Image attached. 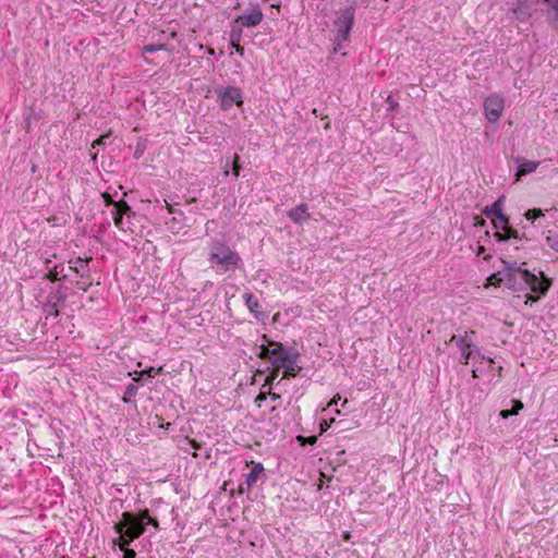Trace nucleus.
<instances>
[{
  "label": "nucleus",
  "instance_id": "obj_1",
  "mask_svg": "<svg viewBox=\"0 0 558 558\" xmlns=\"http://www.w3.org/2000/svg\"><path fill=\"white\" fill-rule=\"evenodd\" d=\"M207 260L217 274L234 271L243 266L238 252L233 251L226 240L211 238L207 244Z\"/></svg>",
  "mask_w": 558,
  "mask_h": 558
},
{
  "label": "nucleus",
  "instance_id": "obj_2",
  "mask_svg": "<svg viewBox=\"0 0 558 558\" xmlns=\"http://www.w3.org/2000/svg\"><path fill=\"white\" fill-rule=\"evenodd\" d=\"M113 531L118 534V537L112 539L113 545L118 546L119 549L130 546L145 533L142 511L122 512L120 520L113 525Z\"/></svg>",
  "mask_w": 558,
  "mask_h": 558
},
{
  "label": "nucleus",
  "instance_id": "obj_3",
  "mask_svg": "<svg viewBox=\"0 0 558 558\" xmlns=\"http://www.w3.org/2000/svg\"><path fill=\"white\" fill-rule=\"evenodd\" d=\"M355 17V3L347 7L339 12L338 17L333 22L335 37H333V53H339L342 50V43L347 41L350 36V32L354 24Z\"/></svg>",
  "mask_w": 558,
  "mask_h": 558
},
{
  "label": "nucleus",
  "instance_id": "obj_4",
  "mask_svg": "<svg viewBox=\"0 0 558 558\" xmlns=\"http://www.w3.org/2000/svg\"><path fill=\"white\" fill-rule=\"evenodd\" d=\"M520 279L524 283V290L529 289L531 292L538 295H546L549 291L553 279L539 270L537 274L530 271L529 269H519Z\"/></svg>",
  "mask_w": 558,
  "mask_h": 558
},
{
  "label": "nucleus",
  "instance_id": "obj_5",
  "mask_svg": "<svg viewBox=\"0 0 558 558\" xmlns=\"http://www.w3.org/2000/svg\"><path fill=\"white\" fill-rule=\"evenodd\" d=\"M474 330H466L462 336L453 335L450 338V343H454L460 351L459 362L462 365H468L474 354H480V348L474 343Z\"/></svg>",
  "mask_w": 558,
  "mask_h": 558
},
{
  "label": "nucleus",
  "instance_id": "obj_6",
  "mask_svg": "<svg viewBox=\"0 0 558 558\" xmlns=\"http://www.w3.org/2000/svg\"><path fill=\"white\" fill-rule=\"evenodd\" d=\"M271 345L272 356L269 363L272 367L282 368L291 363V360H300L301 354L294 347H288L278 341H271Z\"/></svg>",
  "mask_w": 558,
  "mask_h": 558
},
{
  "label": "nucleus",
  "instance_id": "obj_7",
  "mask_svg": "<svg viewBox=\"0 0 558 558\" xmlns=\"http://www.w3.org/2000/svg\"><path fill=\"white\" fill-rule=\"evenodd\" d=\"M217 100L222 110H229L232 106H243V92L236 86L218 87L215 89Z\"/></svg>",
  "mask_w": 558,
  "mask_h": 558
},
{
  "label": "nucleus",
  "instance_id": "obj_8",
  "mask_svg": "<svg viewBox=\"0 0 558 558\" xmlns=\"http://www.w3.org/2000/svg\"><path fill=\"white\" fill-rule=\"evenodd\" d=\"M505 108V99L497 94L489 95L483 104L485 118L490 122H497L504 111Z\"/></svg>",
  "mask_w": 558,
  "mask_h": 558
},
{
  "label": "nucleus",
  "instance_id": "obj_9",
  "mask_svg": "<svg viewBox=\"0 0 558 558\" xmlns=\"http://www.w3.org/2000/svg\"><path fill=\"white\" fill-rule=\"evenodd\" d=\"M519 269H524L521 265L517 263H506V270L502 274L501 281H505V286L512 291H522L524 290V283L520 279Z\"/></svg>",
  "mask_w": 558,
  "mask_h": 558
},
{
  "label": "nucleus",
  "instance_id": "obj_10",
  "mask_svg": "<svg viewBox=\"0 0 558 558\" xmlns=\"http://www.w3.org/2000/svg\"><path fill=\"white\" fill-rule=\"evenodd\" d=\"M252 464L251 471L245 476V487L241 485L239 488L241 494L250 492L258 482L263 483L267 478L263 463L252 461Z\"/></svg>",
  "mask_w": 558,
  "mask_h": 558
},
{
  "label": "nucleus",
  "instance_id": "obj_11",
  "mask_svg": "<svg viewBox=\"0 0 558 558\" xmlns=\"http://www.w3.org/2000/svg\"><path fill=\"white\" fill-rule=\"evenodd\" d=\"M264 19V14L258 4H255L250 12H245L239 15L234 23L239 24L241 27H255L257 26Z\"/></svg>",
  "mask_w": 558,
  "mask_h": 558
},
{
  "label": "nucleus",
  "instance_id": "obj_12",
  "mask_svg": "<svg viewBox=\"0 0 558 558\" xmlns=\"http://www.w3.org/2000/svg\"><path fill=\"white\" fill-rule=\"evenodd\" d=\"M517 5L513 9L515 19L520 22H527L534 11V3L532 0H515Z\"/></svg>",
  "mask_w": 558,
  "mask_h": 558
},
{
  "label": "nucleus",
  "instance_id": "obj_13",
  "mask_svg": "<svg viewBox=\"0 0 558 558\" xmlns=\"http://www.w3.org/2000/svg\"><path fill=\"white\" fill-rule=\"evenodd\" d=\"M243 300L250 313L257 320H264L267 317V314L260 310L262 305L257 298H255L252 293H244Z\"/></svg>",
  "mask_w": 558,
  "mask_h": 558
},
{
  "label": "nucleus",
  "instance_id": "obj_14",
  "mask_svg": "<svg viewBox=\"0 0 558 558\" xmlns=\"http://www.w3.org/2000/svg\"><path fill=\"white\" fill-rule=\"evenodd\" d=\"M288 218H290L295 225L303 226L306 222L311 215L308 213L307 204H300L294 208H291L287 213Z\"/></svg>",
  "mask_w": 558,
  "mask_h": 558
},
{
  "label": "nucleus",
  "instance_id": "obj_15",
  "mask_svg": "<svg viewBox=\"0 0 558 558\" xmlns=\"http://www.w3.org/2000/svg\"><path fill=\"white\" fill-rule=\"evenodd\" d=\"M51 299H56V302H48L44 306V312L50 316H59L60 314V304H63L65 301V295L61 294L57 291L54 294L50 293Z\"/></svg>",
  "mask_w": 558,
  "mask_h": 558
},
{
  "label": "nucleus",
  "instance_id": "obj_16",
  "mask_svg": "<svg viewBox=\"0 0 558 558\" xmlns=\"http://www.w3.org/2000/svg\"><path fill=\"white\" fill-rule=\"evenodd\" d=\"M483 214L488 218H502L504 214V196L495 201L489 207L483 210Z\"/></svg>",
  "mask_w": 558,
  "mask_h": 558
},
{
  "label": "nucleus",
  "instance_id": "obj_17",
  "mask_svg": "<svg viewBox=\"0 0 558 558\" xmlns=\"http://www.w3.org/2000/svg\"><path fill=\"white\" fill-rule=\"evenodd\" d=\"M538 166H539L538 161L519 159V165H518L515 175L519 179L521 177L530 174V173L534 172Z\"/></svg>",
  "mask_w": 558,
  "mask_h": 558
},
{
  "label": "nucleus",
  "instance_id": "obj_18",
  "mask_svg": "<svg viewBox=\"0 0 558 558\" xmlns=\"http://www.w3.org/2000/svg\"><path fill=\"white\" fill-rule=\"evenodd\" d=\"M494 238L498 242H506V241L511 240V239L517 240V241H521L523 239V236L520 235L519 231L515 230L514 228H512L511 226L506 228L502 232L495 231Z\"/></svg>",
  "mask_w": 558,
  "mask_h": 558
},
{
  "label": "nucleus",
  "instance_id": "obj_19",
  "mask_svg": "<svg viewBox=\"0 0 558 558\" xmlns=\"http://www.w3.org/2000/svg\"><path fill=\"white\" fill-rule=\"evenodd\" d=\"M90 259H92L90 257H88V258L76 257L75 259H71V260H69L70 269H72L73 271L78 274L81 276V278H83V279L88 278V275L85 272L84 268L87 267Z\"/></svg>",
  "mask_w": 558,
  "mask_h": 558
},
{
  "label": "nucleus",
  "instance_id": "obj_20",
  "mask_svg": "<svg viewBox=\"0 0 558 558\" xmlns=\"http://www.w3.org/2000/svg\"><path fill=\"white\" fill-rule=\"evenodd\" d=\"M161 371V366L157 369L150 366L145 369H142L141 372H135L136 377H133V381L137 384H143L145 379L154 378Z\"/></svg>",
  "mask_w": 558,
  "mask_h": 558
},
{
  "label": "nucleus",
  "instance_id": "obj_21",
  "mask_svg": "<svg viewBox=\"0 0 558 558\" xmlns=\"http://www.w3.org/2000/svg\"><path fill=\"white\" fill-rule=\"evenodd\" d=\"M50 263L51 262L49 259L46 260V268L48 269V272L45 277L48 280L54 282V281L61 279L59 276L64 271V265L60 264V265H54V266L50 267Z\"/></svg>",
  "mask_w": 558,
  "mask_h": 558
},
{
  "label": "nucleus",
  "instance_id": "obj_22",
  "mask_svg": "<svg viewBox=\"0 0 558 558\" xmlns=\"http://www.w3.org/2000/svg\"><path fill=\"white\" fill-rule=\"evenodd\" d=\"M112 214H116L118 216L125 215L126 218H131V216L135 215L132 207L124 199L117 201Z\"/></svg>",
  "mask_w": 558,
  "mask_h": 558
},
{
  "label": "nucleus",
  "instance_id": "obj_23",
  "mask_svg": "<svg viewBox=\"0 0 558 558\" xmlns=\"http://www.w3.org/2000/svg\"><path fill=\"white\" fill-rule=\"evenodd\" d=\"M263 340L266 341L267 343H262L259 345V352L257 353V356L262 360H267L270 362L271 356H272V352H271V348H272L271 341L272 340H269L266 335H263Z\"/></svg>",
  "mask_w": 558,
  "mask_h": 558
},
{
  "label": "nucleus",
  "instance_id": "obj_24",
  "mask_svg": "<svg viewBox=\"0 0 558 558\" xmlns=\"http://www.w3.org/2000/svg\"><path fill=\"white\" fill-rule=\"evenodd\" d=\"M291 363H288L286 366H283L281 369H283V376L281 379L289 378V377H295L299 375V373L302 369V366H300L299 360H291Z\"/></svg>",
  "mask_w": 558,
  "mask_h": 558
},
{
  "label": "nucleus",
  "instance_id": "obj_25",
  "mask_svg": "<svg viewBox=\"0 0 558 558\" xmlns=\"http://www.w3.org/2000/svg\"><path fill=\"white\" fill-rule=\"evenodd\" d=\"M141 511H142V519H143L144 527L146 529L147 525H151L155 531H159L160 525H159L158 519L155 517H151L150 512L147 508L141 509Z\"/></svg>",
  "mask_w": 558,
  "mask_h": 558
},
{
  "label": "nucleus",
  "instance_id": "obj_26",
  "mask_svg": "<svg viewBox=\"0 0 558 558\" xmlns=\"http://www.w3.org/2000/svg\"><path fill=\"white\" fill-rule=\"evenodd\" d=\"M511 402H512V409H510V410L505 409V410L500 411L499 415L502 418H508L512 415H517L523 409V403L521 400L513 399Z\"/></svg>",
  "mask_w": 558,
  "mask_h": 558
},
{
  "label": "nucleus",
  "instance_id": "obj_27",
  "mask_svg": "<svg viewBox=\"0 0 558 558\" xmlns=\"http://www.w3.org/2000/svg\"><path fill=\"white\" fill-rule=\"evenodd\" d=\"M124 216L125 215L118 216L116 214H112V219H113L116 227L119 228L121 231L132 230L131 229L132 223L130 221V218L124 219Z\"/></svg>",
  "mask_w": 558,
  "mask_h": 558
},
{
  "label": "nucleus",
  "instance_id": "obj_28",
  "mask_svg": "<svg viewBox=\"0 0 558 558\" xmlns=\"http://www.w3.org/2000/svg\"><path fill=\"white\" fill-rule=\"evenodd\" d=\"M137 390H138V388H137V386L134 383L129 384L125 387L124 395L122 397V401L124 403H132V402H134L133 401V397L136 396Z\"/></svg>",
  "mask_w": 558,
  "mask_h": 558
},
{
  "label": "nucleus",
  "instance_id": "obj_29",
  "mask_svg": "<svg viewBox=\"0 0 558 558\" xmlns=\"http://www.w3.org/2000/svg\"><path fill=\"white\" fill-rule=\"evenodd\" d=\"M493 227L496 231L502 232L509 225V217L502 214V218H493Z\"/></svg>",
  "mask_w": 558,
  "mask_h": 558
},
{
  "label": "nucleus",
  "instance_id": "obj_30",
  "mask_svg": "<svg viewBox=\"0 0 558 558\" xmlns=\"http://www.w3.org/2000/svg\"><path fill=\"white\" fill-rule=\"evenodd\" d=\"M545 242L547 246H549L553 251L558 253V233L554 231H548L545 238Z\"/></svg>",
  "mask_w": 558,
  "mask_h": 558
},
{
  "label": "nucleus",
  "instance_id": "obj_31",
  "mask_svg": "<svg viewBox=\"0 0 558 558\" xmlns=\"http://www.w3.org/2000/svg\"><path fill=\"white\" fill-rule=\"evenodd\" d=\"M544 216V211L541 208H532L527 209L524 213V217L530 220L531 222H534L536 219Z\"/></svg>",
  "mask_w": 558,
  "mask_h": 558
},
{
  "label": "nucleus",
  "instance_id": "obj_32",
  "mask_svg": "<svg viewBox=\"0 0 558 558\" xmlns=\"http://www.w3.org/2000/svg\"><path fill=\"white\" fill-rule=\"evenodd\" d=\"M165 49H166L165 44H159V45L148 44V45L143 46L142 51H143V53H154L156 51L165 50Z\"/></svg>",
  "mask_w": 558,
  "mask_h": 558
},
{
  "label": "nucleus",
  "instance_id": "obj_33",
  "mask_svg": "<svg viewBox=\"0 0 558 558\" xmlns=\"http://www.w3.org/2000/svg\"><path fill=\"white\" fill-rule=\"evenodd\" d=\"M111 137V131L100 135L97 140H95L92 144V148H96L97 146L107 145L108 140Z\"/></svg>",
  "mask_w": 558,
  "mask_h": 558
},
{
  "label": "nucleus",
  "instance_id": "obj_34",
  "mask_svg": "<svg viewBox=\"0 0 558 558\" xmlns=\"http://www.w3.org/2000/svg\"><path fill=\"white\" fill-rule=\"evenodd\" d=\"M145 142L146 141H138L137 142L135 150H134V154H133V157L135 159H140L143 156V154H144V151L146 149V143Z\"/></svg>",
  "mask_w": 558,
  "mask_h": 558
},
{
  "label": "nucleus",
  "instance_id": "obj_35",
  "mask_svg": "<svg viewBox=\"0 0 558 558\" xmlns=\"http://www.w3.org/2000/svg\"><path fill=\"white\" fill-rule=\"evenodd\" d=\"M240 171H241L240 156L235 154L233 156V161H232V173L235 178H238L240 175Z\"/></svg>",
  "mask_w": 558,
  "mask_h": 558
},
{
  "label": "nucleus",
  "instance_id": "obj_36",
  "mask_svg": "<svg viewBox=\"0 0 558 558\" xmlns=\"http://www.w3.org/2000/svg\"><path fill=\"white\" fill-rule=\"evenodd\" d=\"M281 368H275L272 367V371L270 372V374L267 376L266 378V383L264 384L263 387H265L266 385H271V383L278 377L279 375V371Z\"/></svg>",
  "mask_w": 558,
  "mask_h": 558
},
{
  "label": "nucleus",
  "instance_id": "obj_37",
  "mask_svg": "<svg viewBox=\"0 0 558 558\" xmlns=\"http://www.w3.org/2000/svg\"><path fill=\"white\" fill-rule=\"evenodd\" d=\"M386 102L388 105L387 107V110L388 111H395L398 107H399V104L397 100L393 99V97L391 95H389L386 99Z\"/></svg>",
  "mask_w": 558,
  "mask_h": 558
},
{
  "label": "nucleus",
  "instance_id": "obj_38",
  "mask_svg": "<svg viewBox=\"0 0 558 558\" xmlns=\"http://www.w3.org/2000/svg\"><path fill=\"white\" fill-rule=\"evenodd\" d=\"M166 223L169 225V229L172 231H179L182 228L181 222L175 217H172L170 221H167Z\"/></svg>",
  "mask_w": 558,
  "mask_h": 558
},
{
  "label": "nucleus",
  "instance_id": "obj_39",
  "mask_svg": "<svg viewBox=\"0 0 558 558\" xmlns=\"http://www.w3.org/2000/svg\"><path fill=\"white\" fill-rule=\"evenodd\" d=\"M241 33H242V27L240 26L239 29H235L234 27L232 28L231 31V34H230V38H231V43H238L240 41L241 39Z\"/></svg>",
  "mask_w": 558,
  "mask_h": 558
},
{
  "label": "nucleus",
  "instance_id": "obj_40",
  "mask_svg": "<svg viewBox=\"0 0 558 558\" xmlns=\"http://www.w3.org/2000/svg\"><path fill=\"white\" fill-rule=\"evenodd\" d=\"M544 295H538L536 293H529L525 295V304H532L536 303L538 300H541Z\"/></svg>",
  "mask_w": 558,
  "mask_h": 558
},
{
  "label": "nucleus",
  "instance_id": "obj_41",
  "mask_svg": "<svg viewBox=\"0 0 558 558\" xmlns=\"http://www.w3.org/2000/svg\"><path fill=\"white\" fill-rule=\"evenodd\" d=\"M101 196L104 198V202H105L106 206H113L114 207V204L117 202L113 199V197H112V195L110 193L105 192V193H102Z\"/></svg>",
  "mask_w": 558,
  "mask_h": 558
},
{
  "label": "nucleus",
  "instance_id": "obj_42",
  "mask_svg": "<svg viewBox=\"0 0 558 558\" xmlns=\"http://www.w3.org/2000/svg\"><path fill=\"white\" fill-rule=\"evenodd\" d=\"M130 546H125V548L120 549L123 551V558H136V553L134 549L129 548Z\"/></svg>",
  "mask_w": 558,
  "mask_h": 558
},
{
  "label": "nucleus",
  "instance_id": "obj_43",
  "mask_svg": "<svg viewBox=\"0 0 558 558\" xmlns=\"http://www.w3.org/2000/svg\"><path fill=\"white\" fill-rule=\"evenodd\" d=\"M232 49H234V52L238 53L240 57L244 56V48L238 43H231Z\"/></svg>",
  "mask_w": 558,
  "mask_h": 558
},
{
  "label": "nucleus",
  "instance_id": "obj_44",
  "mask_svg": "<svg viewBox=\"0 0 558 558\" xmlns=\"http://www.w3.org/2000/svg\"><path fill=\"white\" fill-rule=\"evenodd\" d=\"M268 397H269V399L271 400L272 403L280 404V401H281V396L280 395H278L276 392L269 391L268 392Z\"/></svg>",
  "mask_w": 558,
  "mask_h": 558
},
{
  "label": "nucleus",
  "instance_id": "obj_45",
  "mask_svg": "<svg viewBox=\"0 0 558 558\" xmlns=\"http://www.w3.org/2000/svg\"><path fill=\"white\" fill-rule=\"evenodd\" d=\"M267 397H268V393L260 391L258 393V396L256 397L255 402L257 403L258 407H260V402L265 401L267 399Z\"/></svg>",
  "mask_w": 558,
  "mask_h": 558
},
{
  "label": "nucleus",
  "instance_id": "obj_46",
  "mask_svg": "<svg viewBox=\"0 0 558 558\" xmlns=\"http://www.w3.org/2000/svg\"><path fill=\"white\" fill-rule=\"evenodd\" d=\"M340 400H341L340 395H336V396L331 399V401L329 402L328 407H329V408H331V407H333V405H337V404H338V402H339Z\"/></svg>",
  "mask_w": 558,
  "mask_h": 558
},
{
  "label": "nucleus",
  "instance_id": "obj_47",
  "mask_svg": "<svg viewBox=\"0 0 558 558\" xmlns=\"http://www.w3.org/2000/svg\"><path fill=\"white\" fill-rule=\"evenodd\" d=\"M553 10L555 11L556 13V16H557V20H558V0H554L550 4H549Z\"/></svg>",
  "mask_w": 558,
  "mask_h": 558
},
{
  "label": "nucleus",
  "instance_id": "obj_48",
  "mask_svg": "<svg viewBox=\"0 0 558 558\" xmlns=\"http://www.w3.org/2000/svg\"><path fill=\"white\" fill-rule=\"evenodd\" d=\"M475 355H476V356H478V357H480V359H482V360H486V356H485L484 354H482L481 352H480V354H475ZM487 361H488L489 363H492V364L494 363V360H493V359H490V357H487Z\"/></svg>",
  "mask_w": 558,
  "mask_h": 558
},
{
  "label": "nucleus",
  "instance_id": "obj_49",
  "mask_svg": "<svg viewBox=\"0 0 558 558\" xmlns=\"http://www.w3.org/2000/svg\"><path fill=\"white\" fill-rule=\"evenodd\" d=\"M76 287L82 289L83 291H87L88 287L84 286V283H81V282H76Z\"/></svg>",
  "mask_w": 558,
  "mask_h": 558
},
{
  "label": "nucleus",
  "instance_id": "obj_50",
  "mask_svg": "<svg viewBox=\"0 0 558 558\" xmlns=\"http://www.w3.org/2000/svg\"><path fill=\"white\" fill-rule=\"evenodd\" d=\"M472 377L473 378H478L477 369H473L472 371Z\"/></svg>",
  "mask_w": 558,
  "mask_h": 558
},
{
  "label": "nucleus",
  "instance_id": "obj_51",
  "mask_svg": "<svg viewBox=\"0 0 558 558\" xmlns=\"http://www.w3.org/2000/svg\"><path fill=\"white\" fill-rule=\"evenodd\" d=\"M554 0H544L545 3L550 4Z\"/></svg>",
  "mask_w": 558,
  "mask_h": 558
},
{
  "label": "nucleus",
  "instance_id": "obj_52",
  "mask_svg": "<svg viewBox=\"0 0 558 558\" xmlns=\"http://www.w3.org/2000/svg\"><path fill=\"white\" fill-rule=\"evenodd\" d=\"M169 214H173V209L169 207Z\"/></svg>",
  "mask_w": 558,
  "mask_h": 558
}]
</instances>
